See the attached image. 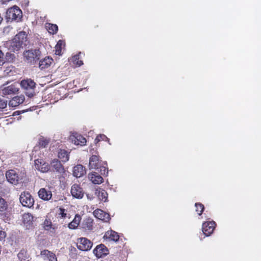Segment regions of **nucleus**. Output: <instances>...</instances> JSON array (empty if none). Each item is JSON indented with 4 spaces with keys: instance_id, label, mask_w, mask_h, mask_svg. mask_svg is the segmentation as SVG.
Masks as SVG:
<instances>
[{
    "instance_id": "24",
    "label": "nucleus",
    "mask_w": 261,
    "mask_h": 261,
    "mask_svg": "<svg viewBox=\"0 0 261 261\" xmlns=\"http://www.w3.org/2000/svg\"><path fill=\"white\" fill-rule=\"evenodd\" d=\"M17 257L19 261H29L30 255L26 249L22 248L17 254Z\"/></svg>"
},
{
    "instance_id": "23",
    "label": "nucleus",
    "mask_w": 261,
    "mask_h": 261,
    "mask_svg": "<svg viewBox=\"0 0 261 261\" xmlns=\"http://www.w3.org/2000/svg\"><path fill=\"white\" fill-rule=\"evenodd\" d=\"M53 62L54 60L51 58L46 57L40 61L39 67L41 70L50 67Z\"/></svg>"
},
{
    "instance_id": "31",
    "label": "nucleus",
    "mask_w": 261,
    "mask_h": 261,
    "mask_svg": "<svg viewBox=\"0 0 261 261\" xmlns=\"http://www.w3.org/2000/svg\"><path fill=\"white\" fill-rule=\"evenodd\" d=\"M50 142V139L41 137L38 140V146L39 147L45 148L47 147Z\"/></svg>"
},
{
    "instance_id": "3",
    "label": "nucleus",
    "mask_w": 261,
    "mask_h": 261,
    "mask_svg": "<svg viewBox=\"0 0 261 261\" xmlns=\"http://www.w3.org/2000/svg\"><path fill=\"white\" fill-rule=\"evenodd\" d=\"M20 85L24 90L27 96L32 97L35 95V89L36 88V83L31 79H27L22 80L20 83Z\"/></svg>"
},
{
    "instance_id": "34",
    "label": "nucleus",
    "mask_w": 261,
    "mask_h": 261,
    "mask_svg": "<svg viewBox=\"0 0 261 261\" xmlns=\"http://www.w3.org/2000/svg\"><path fill=\"white\" fill-rule=\"evenodd\" d=\"M64 45L62 40H59L55 46V54L57 55H61L62 53V46Z\"/></svg>"
},
{
    "instance_id": "14",
    "label": "nucleus",
    "mask_w": 261,
    "mask_h": 261,
    "mask_svg": "<svg viewBox=\"0 0 261 261\" xmlns=\"http://www.w3.org/2000/svg\"><path fill=\"white\" fill-rule=\"evenodd\" d=\"M93 215L96 218L105 222H108L110 219V215L101 209L95 210L93 212Z\"/></svg>"
},
{
    "instance_id": "20",
    "label": "nucleus",
    "mask_w": 261,
    "mask_h": 261,
    "mask_svg": "<svg viewBox=\"0 0 261 261\" xmlns=\"http://www.w3.org/2000/svg\"><path fill=\"white\" fill-rule=\"evenodd\" d=\"M18 90V88L15 85L12 84L4 88L2 90V93L3 95L15 94L17 93Z\"/></svg>"
},
{
    "instance_id": "38",
    "label": "nucleus",
    "mask_w": 261,
    "mask_h": 261,
    "mask_svg": "<svg viewBox=\"0 0 261 261\" xmlns=\"http://www.w3.org/2000/svg\"><path fill=\"white\" fill-rule=\"evenodd\" d=\"M15 59V55L13 54L10 53H7L5 58V62H11Z\"/></svg>"
},
{
    "instance_id": "18",
    "label": "nucleus",
    "mask_w": 261,
    "mask_h": 261,
    "mask_svg": "<svg viewBox=\"0 0 261 261\" xmlns=\"http://www.w3.org/2000/svg\"><path fill=\"white\" fill-rule=\"evenodd\" d=\"M24 100V96L22 95L15 96L9 101V106L10 107L15 108L22 103Z\"/></svg>"
},
{
    "instance_id": "28",
    "label": "nucleus",
    "mask_w": 261,
    "mask_h": 261,
    "mask_svg": "<svg viewBox=\"0 0 261 261\" xmlns=\"http://www.w3.org/2000/svg\"><path fill=\"white\" fill-rule=\"evenodd\" d=\"M81 221V217L79 214L75 216L73 220L68 224L70 229H74L77 228Z\"/></svg>"
},
{
    "instance_id": "36",
    "label": "nucleus",
    "mask_w": 261,
    "mask_h": 261,
    "mask_svg": "<svg viewBox=\"0 0 261 261\" xmlns=\"http://www.w3.org/2000/svg\"><path fill=\"white\" fill-rule=\"evenodd\" d=\"M101 141H109V139L107 138V137L103 134L98 135L96 138L95 139L94 142L95 143H97Z\"/></svg>"
},
{
    "instance_id": "2",
    "label": "nucleus",
    "mask_w": 261,
    "mask_h": 261,
    "mask_svg": "<svg viewBox=\"0 0 261 261\" xmlns=\"http://www.w3.org/2000/svg\"><path fill=\"white\" fill-rule=\"evenodd\" d=\"M22 16V13L21 9L18 6H14L7 10L6 19L8 21L15 20L18 22L21 20Z\"/></svg>"
},
{
    "instance_id": "17",
    "label": "nucleus",
    "mask_w": 261,
    "mask_h": 261,
    "mask_svg": "<svg viewBox=\"0 0 261 261\" xmlns=\"http://www.w3.org/2000/svg\"><path fill=\"white\" fill-rule=\"evenodd\" d=\"M71 140L74 144L81 146L85 145L87 142L85 138L77 133L71 136Z\"/></svg>"
},
{
    "instance_id": "8",
    "label": "nucleus",
    "mask_w": 261,
    "mask_h": 261,
    "mask_svg": "<svg viewBox=\"0 0 261 261\" xmlns=\"http://www.w3.org/2000/svg\"><path fill=\"white\" fill-rule=\"evenodd\" d=\"M93 252L97 258L102 257L109 253L108 248L102 244L97 245Z\"/></svg>"
},
{
    "instance_id": "32",
    "label": "nucleus",
    "mask_w": 261,
    "mask_h": 261,
    "mask_svg": "<svg viewBox=\"0 0 261 261\" xmlns=\"http://www.w3.org/2000/svg\"><path fill=\"white\" fill-rule=\"evenodd\" d=\"M33 220V217L30 213H25L22 216V221L24 224H30Z\"/></svg>"
},
{
    "instance_id": "5",
    "label": "nucleus",
    "mask_w": 261,
    "mask_h": 261,
    "mask_svg": "<svg viewBox=\"0 0 261 261\" xmlns=\"http://www.w3.org/2000/svg\"><path fill=\"white\" fill-rule=\"evenodd\" d=\"M19 201L22 206L31 208L34 204V199L31 194L26 191L22 192L19 197Z\"/></svg>"
},
{
    "instance_id": "37",
    "label": "nucleus",
    "mask_w": 261,
    "mask_h": 261,
    "mask_svg": "<svg viewBox=\"0 0 261 261\" xmlns=\"http://www.w3.org/2000/svg\"><path fill=\"white\" fill-rule=\"evenodd\" d=\"M99 169L98 170V171L100 173V175H108V169L106 167H105L103 165H101V164L100 165V167H99Z\"/></svg>"
},
{
    "instance_id": "13",
    "label": "nucleus",
    "mask_w": 261,
    "mask_h": 261,
    "mask_svg": "<svg viewBox=\"0 0 261 261\" xmlns=\"http://www.w3.org/2000/svg\"><path fill=\"white\" fill-rule=\"evenodd\" d=\"M35 166L36 169L43 173L47 172L50 169L48 164L44 162L41 159L35 160Z\"/></svg>"
},
{
    "instance_id": "6",
    "label": "nucleus",
    "mask_w": 261,
    "mask_h": 261,
    "mask_svg": "<svg viewBox=\"0 0 261 261\" xmlns=\"http://www.w3.org/2000/svg\"><path fill=\"white\" fill-rule=\"evenodd\" d=\"M93 243L86 238H81L78 239L77 247L82 251L89 250L92 247Z\"/></svg>"
},
{
    "instance_id": "1",
    "label": "nucleus",
    "mask_w": 261,
    "mask_h": 261,
    "mask_svg": "<svg viewBox=\"0 0 261 261\" xmlns=\"http://www.w3.org/2000/svg\"><path fill=\"white\" fill-rule=\"evenodd\" d=\"M28 35L24 31H21L16 34L11 42V46L13 51H18L23 46L27 45Z\"/></svg>"
},
{
    "instance_id": "39",
    "label": "nucleus",
    "mask_w": 261,
    "mask_h": 261,
    "mask_svg": "<svg viewBox=\"0 0 261 261\" xmlns=\"http://www.w3.org/2000/svg\"><path fill=\"white\" fill-rule=\"evenodd\" d=\"M52 222L50 219H45L44 222V228L46 230H49L51 228Z\"/></svg>"
},
{
    "instance_id": "15",
    "label": "nucleus",
    "mask_w": 261,
    "mask_h": 261,
    "mask_svg": "<svg viewBox=\"0 0 261 261\" xmlns=\"http://www.w3.org/2000/svg\"><path fill=\"white\" fill-rule=\"evenodd\" d=\"M88 178L95 185H99L103 182V178L98 172H92L88 174Z\"/></svg>"
},
{
    "instance_id": "4",
    "label": "nucleus",
    "mask_w": 261,
    "mask_h": 261,
    "mask_svg": "<svg viewBox=\"0 0 261 261\" xmlns=\"http://www.w3.org/2000/svg\"><path fill=\"white\" fill-rule=\"evenodd\" d=\"M25 61L31 64H34L39 59L40 51L39 49H31L24 52Z\"/></svg>"
},
{
    "instance_id": "10",
    "label": "nucleus",
    "mask_w": 261,
    "mask_h": 261,
    "mask_svg": "<svg viewBox=\"0 0 261 261\" xmlns=\"http://www.w3.org/2000/svg\"><path fill=\"white\" fill-rule=\"evenodd\" d=\"M71 194L73 197L77 199H81L84 196V192L80 185L75 184L71 187Z\"/></svg>"
},
{
    "instance_id": "7",
    "label": "nucleus",
    "mask_w": 261,
    "mask_h": 261,
    "mask_svg": "<svg viewBox=\"0 0 261 261\" xmlns=\"http://www.w3.org/2000/svg\"><path fill=\"white\" fill-rule=\"evenodd\" d=\"M216 226L215 221H206L202 224V231L205 236H210L214 231Z\"/></svg>"
},
{
    "instance_id": "22",
    "label": "nucleus",
    "mask_w": 261,
    "mask_h": 261,
    "mask_svg": "<svg viewBox=\"0 0 261 261\" xmlns=\"http://www.w3.org/2000/svg\"><path fill=\"white\" fill-rule=\"evenodd\" d=\"M86 174V169L82 165H77L73 170V175L76 177H81Z\"/></svg>"
},
{
    "instance_id": "11",
    "label": "nucleus",
    "mask_w": 261,
    "mask_h": 261,
    "mask_svg": "<svg viewBox=\"0 0 261 261\" xmlns=\"http://www.w3.org/2000/svg\"><path fill=\"white\" fill-rule=\"evenodd\" d=\"M40 256L44 261H58L55 253L47 249L41 251Z\"/></svg>"
},
{
    "instance_id": "40",
    "label": "nucleus",
    "mask_w": 261,
    "mask_h": 261,
    "mask_svg": "<svg viewBox=\"0 0 261 261\" xmlns=\"http://www.w3.org/2000/svg\"><path fill=\"white\" fill-rule=\"evenodd\" d=\"M7 106V101L0 97V109H3L6 108Z\"/></svg>"
},
{
    "instance_id": "30",
    "label": "nucleus",
    "mask_w": 261,
    "mask_h": 261,
    "mask_svg": "<svg viewBox=\"0 0 261 261\" xmlns=\"http://www.w3.org/2000/svg\"><path fill=\"white\" fill-rule=\"evenodd\" d=\"M45 28L48 32L52 35L56 34L58 31V27L56 24L46 23L45 24Z\"/></svg>"
},
{
    "instance_id": "21",
    "label": "nucleus",
    "mask_w": 261,
    "mask_h": 261,
    "mask_svg": "<svg viewBox=\"0 0 261 261\" xmlns=\"http://www.w3.org/2000/svg\"><path fill=\"white\" fill-rule=\"evenodd\" d=\"M38 193L39 198L44 201H48L52 197L51 192L45 188L40 189Z\"/></svg>"
},
{
    "instance_id": "29",
    "label": "nucleus",
    "mask_w": 261,
    "mask_h": 261,
    "mask_svg": "<svg viewBox=\"0 0 261 261\" xmlns=\"http://www.w3.org/2000/svg\"><path fill=\"white\" fill-rule=\"evenodd\" d=\"M58 158L63 162H66L69 159V152L65 149H60L58 152Z\"/></svg>"
},
{
    "instance_id": "33",
    "label": "nucleus",
    "mask_w": 261,
    "mask_h": 261,
    "mask_svg": "<svg viewBox=\"0 0 261 261\" xmlns=\"http://www.w3.org/2000/svg\"><path fill=\"white\" fill-rule=\"evenodd\" d=\"M81 54V53H79V54L73 56L72 58L73 64L79 67L83 65V62L80 60Z\"/></svg>"
},
{
    "instance_id": "43",
    "label": "nucleus",
    "mask_w": 261,
    "mask_h": 261,
    "mask_svg": "<svg viewBox=\"0 0 261 261\" xmlns=\"http://www.w3.org/2000/svg\"><path fill=\"white\" fill-rule=\"evenodd\" d=\"M87 196L88 198L89 199H92V197H90V196H89V194H87Z\"/></svg>"
},
{
    "instance_id": "19",
    "label": "nucleus",
    "mask_w": 261,
    "mask_h": 261,
    "mask_svg": "<svg viewBox=\"0 0 261 261\" xmlns=\"http://www.w3.org/2000/svg\"><path fill=\"white\" fill-rule=\"evenodd\" d=\"M101 164V161L99 160L98 156L93 155L90 157L89 160L90 169H99V167Z\"/></svg>"
},
{
    "instance_id": "25",
    "label": "nucleus",
    "mask_w": 261,
    "mask_h": 261,
    "mask_svg": "<svg viewBox=\"0 0 261 261\" xmlns=\"http://www.w3.org/2000/svg\"><path fill=\"white\" fill-rule=\"evenodd\" d=\"M93 220L90 218H87L83 220L82 226L85 230H91L93 228Z\"/></svg>"
},
{
    "instance_id": "26",
    "label": "nucleus",
    "mask_w": 261,
    "mask_h": 261,
    "mask_svg": "<svg viewBox=\"0 0 261 261\" xmlns=\"http://www.w3.org/2000/svg\"><path fill=\"white\" fill-rule=\"evenodd\" d=\"M8 208L6 201L0 196V216H6Z\"/></svg>"
},
{
    "instance_id": "12",
    "label": "nucleus",
    "mask_w": 261,
    "mask_h": 261,
    "mask_svg": "<svg viewBox=\"0 0 261 261\" xmlns=\"http://www.w3.org/2000/svg\"><path fill=\"white\" fill-rule=\"evenodd\" d=\"M50 166L54 171L60 173L62 176L64 174H65L64 168L61 162L58 159L53 160L50 163Z\"/></svg>"
},
{
    "instance_id": "9",
    "label": "nucleus",
    "mask_w": 261,
    "mask_h": 261,
    "mask_svg": "<svg viewBox=\"0 0 261 261\" xmlns=\"http://www.w3.org/2000/svg\"><path fill=\"white\" fill-rule=\"evenodd\" d=\"M6 177L7 180L11 184L16 185L18 184L19 177L14 170H9L6 172Z\"/></svg>"
},
{
    "instance_id": "42",
    "label": "nucleus",
    "mask_w": 261,
    "mask_h": 261,
    "mask_svg": "<svg viewBox=\"0 0 261 261\" xmlns=\"http://www.w3.org/2000/svg\"><path fill=\"white\" fill-rule=\"evenodd\" d=\"M59 215H61V217L65 218L66 217L67 214L65 213V210L63 208H60Z\"/></svg>"
},
{
    "instance_id": "41",
    "label": "nucleus",
    "mask_w": 261,
    "mask_h": 261,
    "mask_svg": "<svg viewBox=\"0 0 261 261\" xmlns=\"http://www.w3.org/2000/svg\"><path fill=\"white\" fill-rule=\"evenodd\" d=\"M6 237V233L3 230L2 227L0 226V241L5 239Z\"/></svg>"
},
{
    "instance_id": "27",
    "label": "nucleus",
    "mask_w": 261,
    "mask_h": 261,
    "mask_svg": "<svg viewBox=\"0 0 261 261\" xmlns=\"http://www.w3.org/2000/svg\"><path fill=\"white\" fill-rule=\"evenodd\" d=\"M95 193L99 200L104 201H106L108 194L105 190L101 188H97L96 189Z\"/></svg>"
},
{
    "instance_id": "35",
    "label": "nucleus",
    "mask_w": 261,
    "mask_h": 261,
    "mask_svg": "<svg viewBox=\"0 0 261 261\" xmlns=\"http://www.w3.org/2000/svg\"><path fill=\"white\" fill-rule=\"evenodd\" d=\"M195 206L196 207V212L197 213L198 215L199 216L201 215L204 210V205L200 202H197L195 204Z\"/></svg>"
},
{
    "instance_id": "16",
    "label": "nucleus",
    "mask_w": 261,
    "mask_h": 261,
    "mask_svg": "<svg viewBox=\"0 0 261 261\" xmlns=\"http://www.w3.org/2000/svg\"><path fill=\"white\" fill-rule=\"evenodd\" d=\"M119 235L117 232L110 230L106 232L103 238L109 241H114L116 242L119 241Z\"/></svg>"
}]
</instances>
